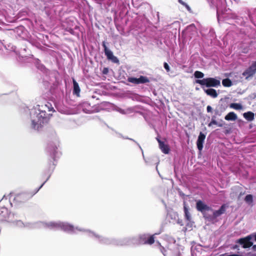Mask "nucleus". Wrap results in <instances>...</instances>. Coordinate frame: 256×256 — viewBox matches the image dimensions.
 I'll list each match as a JSON object with an SVG mask.
<instances>
[{"label": "nucleus", "instance_id": "4468645a", "mask_svg": "<svg viewBox=\"0 0 256 256\" xmlns=\"http://www.w3.org/2000/svg\"><path fill=\"white\" fill-rule=\"evenodd\" d=\"M206 94L213 98H216L218 96L216 90L214 88L203 89Z\"/></svg>", "mask_w": 256, "mask_h": 256}, {"label": "nucleus", "instance_id": "0eeeda50", "mask_svg": "<svg viewBox=\"0 0 256 256\" xmlns=\"http://www.w3.org/2000/svg\"><path fill=\"white\" fill-rule=\"evenodd\" d=\"M102 46L104 48V54L108 60H112L114 63H118L119 62L118 58L114 56L112 52L107 48L105 42H102Z\"/></svg>", "mask_w": 256, "mask_h": 256}, {"label": "nucleus", "instance_id": "423d86ee", "mask_svg": "<svg viewBox=\"0 0 256 256\" xmlns=\"http://www.w3.org/2000/svg\"><path fill=\"white\" fill-rule=\"evenodd\" d=\"M37 117L38 120L36 121V120H32V124L34 127H35L36 125H41L44 123V120H46L48 118V114L46 112L45 110H40V112L38 114Z\"/></svg>", "mask_w": 256, "mask_h": 256}, {"label": "nucleus", "instance_id": "ddd939ff", "mask_svg": "<svg viewBox=\"0 0 256 256\" xmlns=\"http://www.w3.org/2000/svg\"><path fill=\"white\" fill-rule=\"evenodd\" d=\"M159 144V146L162 152L165 154H168L170 152V148L168 144H164V142L161 141L160 140L158 139Z\"/></svg>", "mask_w": 256, "mask_h": 256}, {"label": "nucleus", "instance_id": "f8f14e48", "mask_svg": "<svg viewBox=\"0 0 256 256\" xmlns=\"http://www.w3.org/2000/svg\"><path fill=\"white\" fill-rule=\"evenodd\" d=\"M206 138V135L200 132L198 137V139L196 142V145L198 148L199 150H202L203 148V144Z\"/></svg>", "mask_w": 256, "mask_h": 256}, {"label": "nucleus", "instance_id": "aec40b11", "mask_svg": "<svg viewBox=\"0 0 256 256\" xmlns=\"http://www.w3.org/2000/svg\"><path fill=\"white\" fill-rule=\"evenodd\" d=\"M222 84L225 87H230L232 84L231 80L228 78L224 79L222 80Z\"/></svg>", "mask_w": 256, "mask_h": 256}, {"label": "nucleus", "instance_id": "f257e3e1", "mask_svg": "<svg viewBox=\"0 0 256 256\" xmlns=\"http://www.w3.org/2000/svg\"><path fill=\"white\" fill-rule=\"evenodd\" d=\"M196 83L202 86L204 89V86L207 88L218 87L220 85V82L219 80L214 78H207L202 80H196Z\"/></svg>", "mask_w": 256, "mask_h": 256}, {"label": "nucleus", "instance_id": "20e7f679", "mask_svg": "<svg viewBox=\"0 0 256 256\" xmlns=\"http://www.w3.org/2000/svg\"><path fill=\"white\" fill-rule=\"evenodd\" d=\"M226 208L225 204H222L218 210H215L213 212L212 216H204V218L208 221H212L225 212Z\"/></svg>", "mask_w": 256, "mask_h": 256}, {"label": "nucleus", "instance_id": "c756f323", "mask_svg": "<svg viewBox=\"0 0 256 256\" xmlns=\"http://www.w3.org/2000/svg\"><path fill=\"white\" fill-rule=\"evenodd\" d=\"M108 68H104V69L102 70V74H108Z\"/></svg>", "mask_w": 256, "mask_h": 256}, {"label": "nucleus", "instance_id": "9d476101", "mask_svg": "<svg viewBox=\"0 0 256 256\" xmlns=\"http://www.w3.org/2000/svg\"><path fill=\"white\" fill-rule=\"evenodd\" d=\"M196 210L202 213L204 216H206L204 214V212L207 211H212V209L209 206H207L206 204H205L201 200H198L196 202Z\"/></svg>", "mask_w": 256, "mask_h": 256}, {"label": "nucleus", "instance_id": "2eb2a0df", "mask_svg": "<svg viewBox=\"0 0 256 256\" xmlns=\"http://www.w3.org/2000/svg\"><path fill=\"white\" fill-rule=\"evenodd\" d=\"M62 230L68 232H74V227L70 224H61L60 226Z\"/></svg>", "mask_w": 256, "mask_h": 256}, {"label": "nucleus", "instance_id": "2f4dec72", "mask_svg": "<svg viewBox=\"0 0 256 256\" xmlns=\"http://www.w3.org/2000/svg\"><path fill=\"white\" fill-rule=\"evenodd\" d=\"M206 110L208 112H210L212 111V108L210 106H208L206 108Z\"/></svg>", "mask_w": 256, "mask_h": 256}, {"label": "nucleus", "instance_id": "ea45409f", "mask_svg": "<svg viewBox=\"0 0 256 256\" xmlns=\"http://www.w3.org/2000/svg\"><path fill=\"white\" fill-rule=\"evenodd\" d=\"M41 187L40 186V188H38V190H37V191H36V192H38V190H40V188Z\"/></svg>", "mask_w": 256, "mask_h": 256}, {"label": "nucleus", "instance_id": "58836bf2", "mask_svg": "<svg viewBox=\"0 0 256 256\" xmlns=\"http://www.w3.org/2000/svg\"><path fill=\"white\" fill-rule=\"evenodd\" d=\"M41 187L40 186V188H38V190H37V191H36V192H38V190H40V188Z\"/></svg>", "mask_w": 256, "mask_h": 256}, {"label": "nucleus", "instance_id": "b1692460", "mask_svg": "<svg viewBox=\"0 0 256 256\" xmlns=\"http://www.w3.org/2000/svg\"><path fill=\"white\" fill-rule=\"evenodd\" d=\"M60 223L50 222L48 226L50 228H58L60 226Z\"/></svg>", "mask_w": 256, "mask_h": 256}, {"label": "nucleus", "instance_id": "bb28decb", "mask_svg": "<svg viewBox=\"0 0 256 256\" xmlns=\"http://www.w3.org/2000/svg\"><path fill=\"white\" fill-rule=\"evenodd\" d=\"M54 168H55V164H54V162H50L49 164V168H50V170H51L52 172L53 171Z\"/></svg>", "mask_w": 256, "mask_h": 256}, {"label": "nucleus", "instance_id": "6e6552de", "mask_svg": "<svg viewBox=\"0 0 256 256\" xmlns=\"http://www.w3.org/2000/svg\"><path fill=\"white\" fill-rule=\"evenodd\" d=\"M256 72V61L252 62V65L246 68L242 74L246 80L252 76Z\"/></svg>", "mask_w": 256, "mask_h": 256}, {"label": "nucleus", "instance_id": "f704fd0d", "mask_svg": "<svg viewBox=\"0 0 256 256\" xmlns=\"http://www.w3.org/2000/svg\"><path fill=\"white\" fill-rule=\"evenodd\" d=\"M50 174H49L48 176V177L47 179L41 185L40 187H42V186L48 180V178H50Z\"/></svg>", "mask_w": 256, "mask_h": 256}, {"label": "nucleus", "instance_id": "a878e982", "mask_svg": "<svg viewBox=\"0 0 256 256\" xmlns=\"http://www.w3.org/2000/svg\"><path fill=\"white\" fill-rule=\"evenodd\" d=\"M45 106L46 108H48V110L49 112H50V111H53L54 112V108L52 106V104L50 103H49V102H48V104L45 105Z\"/></svg>", "mask_w": 256, "mask_h": 256}, {"label": "nucleus", "instance_id": "dca6fc26", "mask_svg": "<svg viewBox=\"0 0 256 256\" xmlns=\"http://www.w3.org/2000/svg\"><path fill=\"white\" fill-rule=\"evenodd\" d=\"M184 210L186 220L188 222H190L192 218L189 212L188 208L187 206L186 202H184Z\"/></svg>", "mask_w": 256, "mask_h": 256}, {"label": "nucleus", "instance_id": "1a4fd4ad", "mask_svg": "<svg viewBox=\"0 0 256 256\" xmlns=\"http://www.w3.org/2000/svg\"><path fill=\"white\" fill-rule=\"evenodd\" d=\"M11 214L8 208H2L0 209V224L4 222H9Z\"/></svg>", "mask_w": 256, "mask_h": 256}, {"label": "nucleus", "instance_id": "473e14b6", "mask_svg": "<svg viewBox=\"0 0 256 256\" xmlns=\"http://www.w3.org/2000/svg\"><path fill=\"white\" fill-rule=\"evenodd\" d=\"M184 6L186 7V8L187 9V10L188 12H192V10L188 4H186V5H185Z\"/></svg>", "mask_w": 256, "mask_h": 256}, {"label": "nucleus", "instance_id": "5701e85b", "mask_svg": "<svg viewBox=\"0 0 256 256\" xmlns=\"http://www.w3.org/2000/svg\"><path fill=\"white\" fill-rule=\"evenodd\" d=\"M244 200L248 204H252L253 202V196L252 194H248L244 198Z\"/></svg>", "mask_w": 256, "mask_h": 256}, {"label": "nucleus", "instance_id": "f03ea898", "mask_svg": "<svg viewBox=\"0 0 256 256\" xmlns=\"http://www.w3.org/2000/svg\"><path fill=\"white\" fill-rule=\"evenodd\" d=\"M252 238V235L250 234L246 237L240 238L236 240V243L239 244L242 246L244 248H247L252 246L253 242H251Z\"/></svg>", "mask_w": 256, "mask_h": 256}, {"label": "nucleus", "instance_id": "72a5a7b5", "mask_svg": "<svg viewBox=\"0 0 256 256\" xmlns=\"http://www.w3.org/2000/svg\"><path fill=\"white\" fill-rule=\"evenodd\" d=\"M178 2L180 4H182V6H184L185 5H186V3L184 2H183L182 0H178Z\"/></svg>", "mask_w": 256, "mask_h": 256}, {"label": "nucleus", "instance_id": "c9c22d12", "mask_svg": "<svg viewBox=\"0 0 256 256\" xmlns=\"http://www.w3.org/2000/svg\"><path fill=\"white\" fill-rule=\"evenodd\" d=\"M245 194V192H240V194H239V196H238V198H240V196L244 195V194Z\"/></svg>", "mask_w": 256, "mask_h": 256}, {"label": "nucleus", "instance_id": "393cba45", "mask_svg": "<svg viewBox=\"0 0 256 256\" xmlns=\"http://www.w3.org/2000/svg\"><path fill=\"white\" fill-rule=\"evenodd\" d=\"M212 124L218 125V126H222V124H218V122L212 119L210 123L208 124V126H211Z\"/></svg>", "mask_w": 256, "mask_h": 256}, {"label": "nucleus", "instance_id": "9b49d317", "mask_svg": "<svg viewBox=\"0 0 256 256\" xmlns=\"http://www.w3.org/2000/svg\"><path fill=\"white\" fill-rule=\"evenodd\" d=\"M128 81L130 82L136 84H145L150 82V80L147 77L142 76H140L139 78L129 77L128 78Z\"/></svg>", "mask_w": 256, "mask_h": 256}, {"label": "nucleus", "instance_id": "a211bd4d", "mask_svg": "<svg viewBox=\"0 0 256 256\" xmlns=\"http://www.w3.org/2000/svg\"><path fill=\"white\" fill-rule=\"evenodd\" d=\"M226 120H236L237 119V116L234 112H230L224 117Z\"/></svg>", "mask_w": 256, "mask_h": 256}, {"label": "nucleus", "instance_id": "4be33fe9", "mask_svg": "<svg viewBox=\"0 0 256 256\" xmlns=\"http://www.w3.org/2000/svg\"><path fill=\"white\" fill-rule=\"evenodd\" d=\"M194 76L196 78H202L204 76V74L200 71L196 70L194 73Z\"/></svg>", "mask_w": 256, "mask_h": 256}, {"label": "nucleus", "instance_id": "7ed1b4c3", "mask_svg": "<svg viewBox=\"0 0 256 256\" xmlns=\"http://www.w3.org/2000/svg\"><path fill=\"white\" fill-rule=\"evenodd\" d=\"M154 234L149 236L147 234L141 235L139 237V243L142 244L151 245L154 242Z\"/></svg>", "mask_w": 256, "mask_h": 256}, {"label": "nucleus", "instance_id": "c85d7f7f", "mask_svg": "<svg viewBox=\"0 0 256 256\" xmlns=\"http://www.w3.org/2000/svg\"><path fill=\"white\" fill-rule=\"evenodd\" d=\"M220 256H242L238 255L237 254H224L220 255Z\"/></svg>", "mask_w": 256, "mask_h": 256}, {"label": "nucleus", "instance_id": "f3484780", "mask_svg": "<svg viewBox=\"0 0 256 256\" xmlns=\"http://www.w3.org/2000/svg\"><path fill=\"white\" fill-rule=\"evenodd\" d=\"M72 82L74 84L73 94L79 96L80 92L79 85L74 78L72 80Z\"/></svg>", "mask_w": 256, "mask_h": 256}, {"label": "nucleus", "instance_id": "cd10ccee", "mask_svg": "<svg viewBox=\"0 0 256 256\" xmlns=\"http://www.w3.org/2000/svg\"><path fill=\"white\" fill-rule=\"evenodd\" d=\"M164 66L167 72H169L170 71V68L167 62H164Z\"/></svg>", "mask_w": 256, "mask_h": 256}, {"label": "nucleus", "instance_id": "4c0bfd02", "mask_svg": "<svg viewBox=\"0 0 256 256\" xmlns=\"http://www.w3.org/2000/svg\"><path fill=\"white\" fill-rule=\"evenodd\" d=\"M252 238H254L256 242V233L255 234H252Z\"/></svg>", "mask_w": 256, "mask_h": 256}, {"label": "nucleus", "instance_id": "a19ab883", "mask_svg": "<svg viewBox=\"0 0 256 256\" xmlns=\"http://www.w3.org/2000/svg\"><path fill=\"white\" fill-rule=\"evenodd\" d=\"M41 187L40 186V188H38V190H37V191H36V192H38V190H40V188Z\"/></svg>", "mask_w": 256, "mask_h": 256}, {"label": "nucleus", "instance_id": "39448f33", "mask_svg": "<svg viewBox=\"0 0 256 256\" xmlns=\"http://www.w3.org/2000/svg\"><path fill=\"white\" fill-rule=\"evenodd\" d=\"M32 196V195L28 193L18 194L16 195L14 201L17 204L24 203L28 201Z\"/></svg>", "mask_w": 256, "mask_h": 256}, {"label": "nucleus", "instance_id": "412c9836", "mask_svg": "<svg viewBox=\"0 0 256 256\" xmlns=\"http://www.w3.org/2000/svg\"><path fill=\"white\" fill-rule=\"evenodd\" d=\"M230 107L236 110H240L242 108V106L240 104L238 103H232L230 104Z\"/></svg>", "mask_w": 256, "mask_h": 256}, {"label": "nucleus", "instance_id": "e433bc0d", "mask_svg": "<svg viewBox=\"0 0 256 256\" xmlns=\"http://www.w3.org/2000/svg\"><path fill=\"white\" fill-rule=\"evenodd\" d=\"M252 248L254 250L256 251V245L253 246Z\"/></svg>", "mask_w": 256, "mask_h": 256}, {"label": "nucleus", "instance_id": "6ab92c4d", "mask_svg": "<svg viewBox=\"0 0 256 256\" xmlns=\"http://www.w3.org/2000/svg\"><path fill=\"white\" fill-rule=\"evenodd\" d=\"M243 116L248 121H252L254 119V114L251 112H244Z\"/></svg>", "mask_w": 256, "mask_h": 256}, {"label": "nucleus", "instance_id": "79ce46f5", "mask_svg": "<svg viewBox=\"0 0 256 256\" xmlns=\"http://www.w3.org/2000/svg\"><path fill=\"white\" fill-rule=\"evenodd\" d=\"M53 160H54H54H55V159H54V158H53Z\"/></svg>", "mask_w": 256, "mask_h": 256}, {"label": "nucleus", "instance_id": "7c9ffc66", "mask_svg": "<svg viewBox=\"0 0 256 256\" xmlns=\"http://www.w3.org/2000/svg\"><path fill=\"white\" fill-rule=\"evenodd\" d=\"M56 149H57V148H56V147L53 148V150H52L50 149V148H49V150H50V151H52V152H53V153H54L53 154H54V156L55 155V153L56 152Z\"/></svg>", "mask_w": 256, "mask_h": 256}]
</instances>
